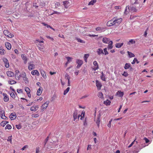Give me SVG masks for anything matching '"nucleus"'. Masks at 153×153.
Wrapping results in <instances>:
<instances>
[{"instance_id":"22","label":"nucleus","mask_w":153,"mask_h":153,"mask_svg":"<svg viewBox=\"0 0 153 153\" xmlns=\"http://www.w3.org/2000/svg\"><path fill=\"white\" fill-rule=\"evenodd\" d=\"M65 77L66 78V79H68V86H70V77L67 74H66L65 75Z\"/></svg>"},{"instance_id":"64","label":"nucleus","mask_w":153,"mask_h":153,"mask_svg":"<svg viewBox=\"0 0 153 153\" xmlns=\"http://www.w3.org/2000/svg\"><path fill=\"white\" fill-rule=\"evenodd\" d=\"M43 99V98L42 97H38V99L37 100V101H40L42 100Z\"/></svg>"},{"instance_id":"55","label":"nucleus","mask_w":153,"mask_h":153,"mask_svg":"<svg viewBox=\"0 0 153 153\" xmlns=\"http://www.w3.org/2000/svg\"><path fill=\"white\" fill-rule=\"evenodd\" d=\"M62 11L61 10H60L59 12H57V11H54L53 12V13L52 14H59L62 13Z\"/></svg>"},{"instance_id":"6","label":"nucleus","mask_w":153,"mask_h":153,"mask_svg":"<svg viewBox=\"0 0 153 153\" xmlns=\"http://www.w3.org/2000/svg\"><path fill=\"white\" fill-rule=\"evenodd\" d=\"M2 60H3V61H4V64H5V66L6 68H8L9 67V65L7 59L5 58H4L2 59Z\"/></svg>"},{"instance_id":"4","label":"nucleus","mask_w":153,"mask_h":153,"mask_svg":"<svg viewBox=\"0 0 153 153\" xmlns=\"http://www.w3.org/2000/svg\"><path fill=\"white\" fill-rule=\"evenodd\" d=\"M108 26H111L115 25L114 21V19L108 21L106 24Z\"/></svg>"},{"instance_id":"48","label":"nucleus","mask_w":153,"mask_h":153,"mask_svg":"<svg viewBox=\"0 0 153 153\" xmlns=\"http://www.w3.org/2000/svg\"><path fill=\"white\" fill-rule=\"evenodd\" d=\"M21 76L23 78L24 77H26V75L25 73V72H22L21 75Z\"/></svg>"},{"instance_id":"7","label":"nucleus","mask_w":153,"mask_h":153,"mask_svg":"<svg viewBox=\"0 0 153 153\" xmlns=\"http://www.w3.org/2000/svg\"><path fill=\"white\" fill-rule=\"evenodd\" d=\"M35 65L31 62L28 63V69L30 71L32 70L35 68Z\"/></svg>"},{"instance_id":"43","label":"nucleus","mask_w":153,"mask_h":153,"mask_svg":"<svg viewBox=\"0 0 153 153\" xmlns=\"http://www.w3.org/2000/svg\"><path fill=\"white\" fill-rule=\"evenodd\" d=\"M25 90L27 93L30 92L31 91L30 88L27 87H25Z\"/></svg>"},{"instance_id":"33","label":"nucleus","mask_w":153,"mask_h":153,"mask_svg":"<svg viewBox=\"0 0 153 153\" xmlns=\"http://www.w3.org/2000/svg\"><path fill=\"white\" fill-rule=\"evenodd\" d=\"M127 53L128 56L130 58L134 57L135 56V55L133 53L129 51H127Z\"/></svg>"},{"instance_id":"51","label":"nucleus","mask_w":153,"mask_h":153,"mask_svg":"<svg viewBox=\"0 0 153 153\" xmlns=\"http://www.w3.org/2000/svg\"><path fill=\"white\" fill-rule=\"evenodd\" d=\"M77 40H78V42H80V43H85V42L84 41L82 40L80 38H77Z\"/></svg>"},{"instance_id":"13","label":"nucleus","mask_w":153,"mask_h":153,"mask_svg":"<svg viewBox=\"0 0 153 153\" xmlns=\"http://www.w3.org/2000/svg\"><path fill=\"white\" fill-rule=\"evenodd\" d=\"M31 74L33 75H36L37 76H39L40 75L39 72L38 71L36 70L32 71Z\"/></svg>"},{"instance_id":"60","label":"nucleus","mask_w":153,"mask_h":153,"mask_svg":"<svg viewBox=\"0 0 153 153\" xmlns=\"http://www.w3.org/2000/svg\"><path fill=\"white\" fill-rule=\"evenodd\" d=\"M10 95L11 97H12V98L14 99L15 98V96L14 93H13V92H12V93H10Z\"/></svg>"},{"instance_id":"46","label":"nucleus","mask_w":153,"mask_h":153,"mask_svg":"<svg viewBox=\"0 0 153 153\" xmlns=\"http://www.w3.org/2000/svg\"><path fill=\"white\" fill-rule=\"evenodd\" d=\"M130 9L131 11H133V12H136L137 10L135 8V7L134 6L131 7H130Z\"/></svg>"},{"instance_id":"41","label":"nucleus","mask_w":153,"mask_h":153,"mask_svg":"<svg viewBox=\"0 0 153 153\" xmlns=\"http://www.w3.org/2000/svg\"><path fill=\"white\" fill-rule=\"evenodd\" d=\"M97 96H98V97L100 98H103V95L102 93L101 92H99L98 95H97Z\"/></svg>"},{"instance_id":"1","label":"nucleus","mask_w":153,"mask_h":153,"mask_svg":"<svg viewBox=\"0 0 153 153\" xmlns=\"http://www.w3.org/2000/svg\"><path fill=\"white\" fill-rule=\"evenodd\" d=\"M49 104V101H47L43 104L41 107V111H43L46 109L48 107Z\"/></svg>"},{"instance_id":"21","label":"nucleus","mask_w":153,"mask_h":153,"mask_svg":"<svg viewBox=\"0 0 153 153\" xmlns=\"http://www.w3.org/2000/svg\"><path fill=\"white\" fill-rule=\"evenodd\" d=\"M97 53L98 54V55H100L101 54H104V53L103 52V51L102 49L101 48H99L97 50Z\"/></svg>"},{"instance_id":"44","label":"nucleus","mask_w":153,"mask_h":153,"mask_svg":"<svg viewBox=\"0 0 153 153\" xmlns=\"http://www.w3.org/2000/svg\"><path fill=\"white\" fill-rule=\"evenodd\" d=\"M96 3V1L92 0L89 2L88 4V5H93L95 3Z\"/></svg>"},{"instance_id":"2","label":"nucleus","mask_w":153,"mask_h":153,"mask_svg":"<svg viewBox=\"0 0 153 153\" xmlns=\"http://www.w3.org/2000/svg\"><path fill=\"white\" fill-rule=\"evenodd\" d=\"M4 34L7 37L9 38H12L13 36V34H11L8 30H5L3 31Z\"/></svg>"},{"instance_id":"25","label":"nucleus","mask_w":153,"mask_h":153,"mask_svg":"<svg viewBox=\"0 0 153 153\" xmlns=\"http://www.w3.org/2000/svg\"><path fill=\"white\" fill-rule=\"evenodd\" d=\"M7 75L9 76L13 77L14 76V73L10 71H8L7 72Z\"/></svg>"},{"instance_id":"37","label":"nucleus","mask_w":153,"mask_h":153,"mask_svg":"<svg viewBox=\"0 0 153 153\" xmlns=\"http://www.w3.org/2000/svg\"><path fill=\"white\" fill-rule=\"evenodd\" d=\"M85 115V112L84 111H83L81 113V115H80L81 117L80 120H82L84 118Z\"/></svg>"},{"instance_id":"40","label":"nucleus","mask_w":153,"mask_h":153,"mask_svg":"<svg viewBox=\"0 0 153 153\" xmlns=\"http://www.w3.org/2000/svg\"><path fill=\"white\" fill-rule=\"evenodd\" d=\"M66 58L67 59V62H68V63L70 62L73 59V58L72 57H66Z\"/></svg>"},{"instance_id":"52","label":"nucleus","mask_w":153,"mask_h":153,"mask_svg":"<svg viewBox=\"0 0 153 153\" xmlns=\"http://www.w3.org/2000/svg\"><path fill=\"white\" fill-rule=\"evenodd\" d=\"M42 24L44 26H46L47 28H51V27L50 25H47V24H46L44 22H42Z\"/></svg>"},{"instance_id":"32","label":"nucleus","mask_w":153,"mask_h":153,"mask_svg":"<svg viewBox=\"0 0 153 153\" xmlns=\"http://www.w3.org/2000/svg\"><path fill=\"white\" fill-rule=\"evenodd\" d=\"M131 66V64L130 63H126L125 64L124 68L125 69H129Z\"/></svg>"},{"instance_id":"34","label":"nucleus","mask_w":153,"mask_h":153,"mask_svg":"<svg viewBox=\"0 0 153 153\" xmlns=\"http://www.w3.org/2000/svg\"><path fill=\"white\" fill-rule=\"evenodd\" d=\"M8 123V122L6 121H2L0 123V125L2 126H4L6 124Z\"/></svg>"},{"instance_id":"56","label":"nucleus","mask_w":153,"mask_h":153,"mask_svg":"<svg viewBox=\"0 0 153 153\" xmlns=\"http://www.w3.org/2000/svg\"><path fill=\"white\" fill-rule=\"evenodd\" d=\"M112 121V119H111L109 122L107 124V126L109 128H110L111 127V123Z\"/></svg>"},{"instance_id":"10","label":"nucleus","mask_w":153,"mask_h":153,"mask_svg":"<svg viewBox=\"0 0 153 153\" xmlns=\"http://www.w3.org/2000/svg\"><path fill=\"white\" fill-rule=\"evenodd\" d=\"M11 120H13L16 118V115L15 112L11 113L9 117Z\"/></svg>"},{"instance_id":"28","label":"nucleus","mask_w":153,"mask_h":153,"mask_svg":"<svg viewBox=\"0 0 153 153\" xmlns=\"http://www.w3.org/2000/svg\"><path fill=\"white\" fill-rule=\"evenodd\" d=\"M5 54V51L1 47H0V54L1 55H4Z\"/></svg>"},{"instance_id":"23","label":"nucleus","mask_w":153,"mask_h":153,"mask_svg":"<svg viewBox=\"0 0 153 153\" xmlns=\"http://www.w3.org/2000/svg\"><path fill=\"white\" fill-rule=\"evenodd\" d=\"M41 74L42 76L43 77L45 78L46 79L47 77L46 73L45 71L43 70H42L41 71Z\"/></svg>"},{"instance_id":"12","label":"nucleus","mask_w":153,"mask_h":153,"mask_svg":"<svg viewBox=\"0 0 153 153\" xmlns=\"http://www.w3.org/2000/svg\"><path fill=\"white\" fill-rule=\"evenodd\" d=\"M93 64L95 66V67L93 68V69L94 70L96 71L99 68V67H98V63L97 61H94L93 62Z\"/></svg>"},{"instance_id":"61","label":"nucleus","mask_w":153,"mask_h":153,"mask_svg":"<svg viewBox=\"0 0 153 153\" xmlns=\"http://www.w3.org/2000/svg\"><path fill=\"white\" fill-rule=\"evenodd\" d=\"M16 128L18 129H21L22 128L21 125L20 124L16 125Z\"/></svg>"},{"instance_id":"27","label":"nucleus","mask_w":153,"mask_h":153,"mask_svg":"<svg viewBox=\"0 0 153 153\" xmlns=\"http://www.w3.org/2000/svg\"><path fill=\"white\" fill-rule=\"evenodd\" d=\"M38 108V107L36 106H33L31 107L30 110L31 111H37Z\"/></svg>"},{"instance_id":"8","label":"nucleus","mask_w":153,"mask_h":153,"mask_svg":"<svg viewBox=\"0 0 153 153\" xmlns=\"http://www.w3.org/2000/svg\"><path fill=\"white\" fill-rule=\"evenodd\" d=\"M96 86H97V89L98 90H100L102 86L101 83L98 80H96Z\"/></svg>"},{"instance_id":"17","label":"nucleus","mask_w":153,"mask_h":153,"mask_svg":"<svg viewBox=\"0 0 153 153\" xmlns=\"http://www.w3.org/2000/svg\"><path fill=\"white\" fill-rule=\"evenodd\" d=\"M116 94L119 97H122L124 94V93L123 91H118L116 93Z\"/></svg>"},{"instance_id":"30","label":"nucleus","mask_w":153,"mask_h":153,"mask_svg":"<svg viewBox=\"0 0 153 153\" xmlns=\"http://www.w3.org/2000/svg\"><path fill=\"white\" fill-rule=\"evenodd\" d=\"M112 41H110L109 42V43L108 44V49H111L113 48V46L112 45Z\"/></svg>"},{"instance_id":"24","label":"nucleus","mask_w":153,"mask_h":153,"mask_svg":"<svg viewBox=\"0 0 153 153\" xmlns=\"http://www.w3.org/2000/svg\"><path fill=\"white\" fill-rule=\"evenodd\" d=\"M63 5L65 8H67L69 6V3L68 1H63Z\"/></svg>"},{"instance_id":"26","label":"nucleus","mask_w":153,"mask_h":153,"mask_svg":"<svg viewBox=\"0 0 153 153\" xmlns=\"http://www.w3.org/2000/svg\"><path fill=\"white\" fill-rule=\"evenodd\" d=\"M135 41L134 39H131L128 42V45H132L135 43Z\"/></svg>"},{"instance_id":"11","label":"nucleus","mask_w":153,"mask_h":153,"mask_svg":"<svg viewBox=\"0 0 153 153\" xmlns=\"http://www.w3.org/2000/svg\"><path fill=\"white\" fill-rule=\"evenodd\" d=\"M2 95L4 96V102H8L9 99L7 94L6 93H3Z\"/></svg>"},{"instance_id":"29","label":"nucleus","mask_w":153,"mask_h":153,"mask_svg":"<svg viewBox=\"0 0 153 153\" xmlns=\"http://www.w3.org/2000/svg\"><path fill=\"white\" fill-rule=\"evenodd\" d=\"M123 45V42L122 43H117L115 45V47L117 48H121Z\"/></svg>"},{"instance_id":"20","label":"nucleus","mask_w":153,"mask_h":153,"mask_svg":"<svg viewBox=\"0 0 153 153\" xmlns=\"http://www.w3.org/2000/svg\"><path fill=\"white\" fill-rule=\"evenodd\" d=\"M5 45L6 48L8 50H10L11 48V45L9 42H7L5 43Z\"/></svg>"},{"instance_id":"35","label":"nucleus","mask_w":153,"mask_h":153,"mask_svg":"<svg viewBox=\"0 0 153 153\" xmlns=\"http://www.w3.org/2000/svg\"><path fill=\"white\" fill-rule=\"evenodd\" d=\"M102 75L100 76V78L102 80L104 81H105L106 79L105 75L103 74V72H102Z\"/></svg>"},{"instance_id":"14","label":"nucleus","mask_w":153,"mask_h":153,"mask_svg":"<svg viewBox=\"0 0 153 153\" xmlns=\"http://www.w3.org/2000/svg\"><path fill=\"white\" fill-rule=\"evenodd\" d=\"M22 59L24 61V63L26 64L27 62V59L25 54H22L21 55Z\"/></svg>"},{"instance_id":"47","label":"nucleus","mask_w":153,"mask_h":153,"mask_svg":"<svg viewBox=\"0 0 153 153\" xmlns=\"http://www.w3.org/2000/svg\"><path fill=\"white\" fill-rule=\"evenodd\" d=\"M23 79V80L24 81L25 83L26 84H28L29 83L28 79L27 77H24Z\"/></svg>"},{"instance_id":"45","label":"nucleus","mask_w":153,"mask_h":153,"mask_svg":"<svg viewBox=\"0 0 153 153\" xmlns=\"http://www.w3.org/2000/svg\"><path fill=\"white\" fill-rule=\"evenodd\" d=\"M103 30V28L101 27H97L96 28V31L101 32Z\"/></svg>"},{"instance_id":"54","label":"nucleus","mask_w":153,"mask_h":153,"mask_svg":"<svg viewBox=\"0 0 153 153\" xmlns=\"http://www.w3.org/2000/svg\"><path fill=\"white\" fill-rule=\"evenodd\" d=\"M39 116V114H33L32 115V116L33 117L36 118L38 117Z\"/></svg>"},{"instance_id":"38","label":"nucleus","mask_w":153,"mask_h":153,"mask_svg":"<svg viewBox=\"0 0 153 153\" xmlns=\"http://www.w3.org/2000/svg\"><path fill=\"white\" fill-rule=\"evenodd\" d=\"M15 77L16 79L19 80L21 77V74H15Z\"/></svg>"},{"instance_id":"31","label":"nucleus","mask_w":153,"mask_h":153,"mask_svg":"<svg viewBox=\"0 0 153 153\" xmlns=\"http://www.w3.org/2000/svg\"><path fill=\"white\" fill-rule=\"evenodd\" d=\"M111 103V101L108 100H107L106 101H104L103 102V103L106 105H110Z\"/></svg>"},{"instance_id":"15","label":"nucleus","mask_w":153,"mask_h":153,"mask_svg":"<svg viewBox=\"0 0 153 153\" xmlns=\"http://www.w3.org/2000/svg\"><path fill=\"white\" fill-rule=\"evenodd\" d=\"M111 41L110 39L106 37H104L102 39V42L104 43H108Z\"/></svg>"},{"instance_id":"42","label":"nucleus","mask_w":153,"mask_h":153,"mask_svg":"<svg viewBox=\"0 0 153 153\" xmlns=\"http://www.w3.org/2000/svg\"><path fill=\"white\" fill-rule=\"evenodd\" d=\"M136 62L137 64H138L139 63V62L138 61L137 58H134V60H133L131 64H134Z\"/></svg>"},{"instance_id":"59","label":"nucleus","mask_w":153,"mask_h":153,"mask_svg":"<svg viewBox=\"0 0 153 153\" xmlns=\"http://www.w3.org/2000/svg\"><path fill=\"white\" fill-rule=\"evenodd\" d=\"M143 140L145 141V143H147L150 142L149 140L147 139V137H145Z\"/></svg>"},{"instance_id":"18","label":"nucleus","mask_w":153,"mask_h":153,"mask_svg":"<svg viewBox=\"0 0 153 153\" xmlns=\"http://www.w3.org/2000/svg\"><path fill=\"white\" fill-rule=\"evenodd\" d=\"M122 19L121 18H120L114 20V23L115 25H118L120 24L122 21Z\"/></svg>"},{"instance_id":"39","label":"nucleus","mask_w":153,"mask_h":153,"mask_svg":"<svg viewBox=\"0 0 153 153\" xmlns=\"http://www.w3.org/2000/svg\"><path fill=\"white\" fill-rule=\"evenodd\" d=\"M8 82L9 84H13L16 83V81L14 80H9L8 81Z\"/></svg>"},{"instance_id":"62","label":"nucleus","mask_w":153,"mask_h":153,"mask_svg":"<svg viewBox=\"0 0 153 153\" xmlns=\"http://www.w3.org/2000/svg\"><path fill=\"white\" fill-rule=\"evenodd\" d=\"M122 75L125 76H127L128 75V74L126 72L124 71Z\"/></svg>"},{"instance_id":"58","label":"nucleus","mask_w":153,"mask_h":153,"mask_svg":"<svg viewBox=\"0 0 153 153\" xmlns=\"http://www.w3.org/2000/svg\"><path fill=\"white\" fill-rule=\"evenodd\" d=\"M103 51L105 55H106L108 54V53L107 51V48H104Z\"/></svg>"},{"instance_id":"19","label":"nucleus","mask_w":153,"mask_h":153,"mask_svg":"<svg viewBox=\"0 0 153 153\" xmlns=\"http://www.w3.org/2000/svg\"><path fill=\"white\" fill-rule=\"evenodd\" d=\"M100 116H99L97 118L96 122V124H97V127H100Z\"/></svg>"},{"instance_id":"9","label":"nucleus","mask_w":153,"mask_h":153,"mask_svg":"<svg viewBox=\"0 0 153 153\" xmlns=\"http://www.w3.org/2000/svg\"><path fill=\"white\" fill-rule=\"evenodd\" d=\"M44 44V43H42V42H39V43L37 44V45L39 50H41L43 49Z\"/></svg>"},{"instance_id":"49","label":"nucleus","mask_w":153,"mask_h":153,"mask_svg":"<svg viewBox=\"0 0 153 153\" xmlns=\"http://www.w3.org/2000/svg\"><path fill=\"white\" fill-rule=\"evenodd\" d=\"M11 128V125H10L9 124H7L6 125V127H5V129H10Z\"/></svg>"},{"instance_id":"3","label":"nucleus","mask_w":153,"mask_h":153,"mask_svg":"<svg viewBox=\"0 0 153 153\" xmlns=\"http://www.w3.org/2000/svg\"><path fill=\"white\" fill-rule=\"evenodd\" d=\"M80 116V115H79L78 116H77V111H75L74 112L73 115L74 120L75 121L77 119H78V120H79Z\"/></svg>"},{"instance_id":"16","label":"nucleus","mask_w":153,"mask_h":153,"mask_svg":"<svg viewBox=\"0 0 153 153\" xmlns=\"http://www.w3.org/2000/svg\"><path fill=\"white\" fill-rule=\"evenodd\" d=\"M43 88L41 86L39 88L36 94L38 96H40L41 95L42 92Z\"/></svg>"},{"instance_id":"36","label":"nucleus","mask_w":153,"mask_h":153,"mask_svg":"<svg viewBox=\"0 0 153 153\" xmlns=\"http://www.w3.org/2000/svg\"><path fill=\"white\" fill-rule=\"evenodd\" d=\"M70 89V87H68L64 91L63 94L64 95H65L69 91Z\"/></svg>"},{"instance_id":"5","label":"nucleus","mask_w":153,"mask_h":153,"mask_svg":"<svg viewBox=\"0 0 153 153\" xmlns=\"http://www.w3.org/2000/svg\"><path fill=\"white\" fill-rule=\"evenodd\" d=\"M76 63L78 64L76 67L78 68H79L83 64V61L79 59H77L76 60Z\"/></svg>"},{"instance_id":"63","label":"nucleus","mask_w":153,"mask_h":153,"mask_svg":"<svg viewBox=\"0 0 153 153\" xmlns=\"http://www.w3.org/2000/svg\"><path fill=\"white\" fill-rule=\"evenodd\" d=\"M148 30V28H147L146 30H145V33H144V36L145 37H146L147 36V30Z\"/></svg>"},{"instance_id":"50","label":"nucleus","mask_w":153,"mask_h":153,"mask_svg":"<svg viewBox=\"0 0 153 153\" xmlns=\"http://www.w3.org/2000/svg\"><path fill=\"white\" fill-rule=\"evenodd\" d=\"M12 136L11 135L9 136L7 140V141H9L11 143H12Z\"/></svg>"},{"instance_id":"57","label":"nucleus","mask_w":153,"mask_h":153,"mask_svg":"<svg viewBox=\"0 0 153 153\" xmlns=\"http://www.w3.org/2000/svg\"><path fill=\"white\" fill-rule=\"evenodd\" d=\"M49 136H48L45 139V145L47 143V142L48 141V140H49Z\"/></svg>"},{"instance_id":"53","label":"nucleus","mask_w":153,"mask_h":153,"mask_svg":"<svg viewBox=\"0 0 153 153\" xmlns=\"http://www.w3.org/2000/svg\"><path fill=\"white\" fill-rule=\"evenodd\" d=\"M1 117L2 119H6L7 118L4 115V114H1Z\"/></svg>"}]
</instances>
